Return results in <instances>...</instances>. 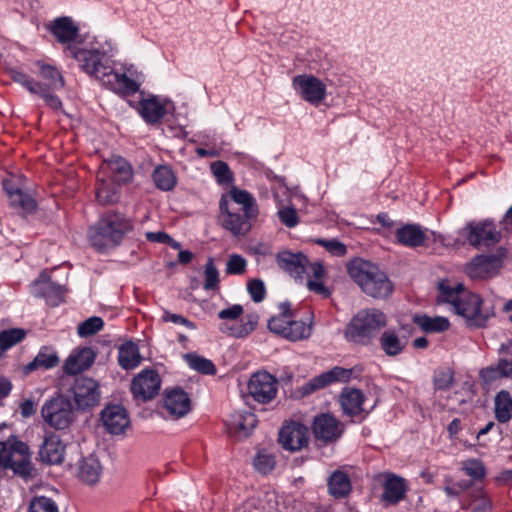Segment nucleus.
Masks as SVG:
<instances>
[{
	"label": "nucleus",
	"instance_id": "f257e3e1",
	"mask_svg": "<svg viewBox=\"0 0 512 512\" xmlns=\"http://www.w3.org/2000/svg\"><path fill=\"white\" fill-rule=\"evenodd\" d=\"M438 304H449L450 310L463 317L470 327H484L494 315L493 311L482 308L483 300L465 289L462 283L451 284L448 280L438 283Z\"/></svg>",
	"mask_w": 512,
	"mask_h": 512
},
{
	"label": "nucleus",
	"instance_id": "f03ea898",
	"mask_svg": "<svg viewBox=\"0 0 512 512\" xmlns=\"http://www.w3.org/2000/svg\"><path fill=\"white\" fill-rule=\"evenodd\" d=\"M39 68L38 75L42 81H36L24 72L16 69L10 70L12 80L31 94L39 96L44 104L53 111H62L63 104L60 98L55 94V91L61 89L65 85L62 73L55 67L43 62H36Z\"/></svg>",
	"mask_w": 512,
	"mask_h": 512
},
{
	"label": "nucleus",
	"instance_id": "7ed1b4c3",
	"mask_svg": "<svg viewBox=\"0 0 512 512\" xmlns=\"http://www.w3.org/2000/svg\"><path fill=\"white\" fill-rule=\"evenodd\" d=\"M386 324L387 316L380 309H361L346 324L343 336L352 346L368 347L375 342Z\"/></svg>",
	"mask_w": 512,
	"mask_h": 512
},
{
	"label": "nucleus",
	"instance_id": "20e7f679",
	"mask_svg": "<svg viewBox=\"0 0 512 512\" xmlns=\"http://www.w3.org/2000/svg\"><path fill=\"white\" fill-rule=\"evenodd\" d=\"M346 269L351 279L370 297L386 298L393 291L386 273L373 262L356 257L346 264Z\"/></svg>",
	"mask_w": 512,
	"mask_h": 512
},
{
	"label": "nucleus",
	"instance_id": "39448f33",
	"mask_svg": "<svg viewBox=\"0 0 512 512\" xmlns=\"http://www.w3.org/2000/svg\"><path fill=\"white\" fill-rule=\"evenodd\" d=\"M130 221L121 213H107L89 230V240L98 251L118 245L131 230Z\"/></svg>",
	"mask_w": 512,
	"mask_h": 512
},
{
	"label": "nucleus",
	"instance_id": "423d86ee",
	"mask_svg": "<svg viewBox=\"0 0 512 512\" xmlns=\"http://www.w3.org/2000/svg\"><path fill=\"white\" fill-rule=\"evenodd\" d=\"M0 467L11 469L25 481L30 480L34 475V466L28 444L17 439L0 441Z\"/></svg>",
	"mask_w": 512,
	"mask_h": 512
},
{
	"label": "nucleus",
	"instance_id": "0eeeda50",
	"mask_svg": "<svg viewBox=\"0 0 512 512\" xmlns=\"http://www.w3.org/2000/svg\"><path fill=\"white\" fill-rule=\"evenodd\" d=\"M41 416L51 428L65 430L74 420V411L67 397L57 395L44 402L41 408Z\"/></svg>",
	"mask_w": 512,
	"mask_h": 512
},
{
	"label": "nucleus",
	"instance_id": "6e6552de",
	"mask_svg": "<svg viewBox=\"0 0 512 512\" xmlns=\"http://www.w3.org/2000/svg\"><path fill=\"white\" fill-rule=\"evenodd\" d=\"M219 208L221 225L233 236L246 235L251 230V221L257 218V216H248L247 211L241 210L235 204H228L225 194L220 199Z\"/></svg>",
	"mask_w": 512,
	"mask_h": 512
},
{
	"label": "nucleus",
	"instance_id": "1a4fd4ad",
	"mask_svg": "<svg viewBox=\"0 0 512 512\" xmlns=\"http://www.w3.org/2000/svg\"><path fill=\"white\" fill-rule=\"evenodd\" d=\"M463 234L473 247H490L499 243L502 238L493 219L471 221L463 228Z\"/></svg>",
	"mask_w": 512,
	"mask_h": 512
},
{
	"label": "nucleus",
	"instance_id": "9d476101",
	"mask_svg": "<svg viewBox=\"0 0 512 512\" xmlns=\"http://www.w3.org/2000/svg\"><path fill=\"white\" fill-rule=\"evenodd\" d=\"M71 393L76 408L80 411H90L100 403L101 391L99 384L92 378L77 377L71 387Z\"/></svg>",
	"mask_w": 512,
	"mask_h": 512
},
{
	"label": "nucleus",
	"instance_id": "9b49d317",
	"mask_svg": "<svg viewBox=\"0 0 512 512\" xmlns=\"http://www.w3.org/2000/svg\"><path fill=\"white\" fill-rule=\"evenodd\" d=\"M296 94L311 105L318 106L327 96V86L312 74L297 75L292 79Z\"/></svg>",
	"mask_w": 512,
	"mask_h": 512
},
{
	"label": "nucleus",
	"instance_id": "f8f14e48",
	"mask_svg": "<svg viewBox=\"0 0 512 512\" xmlns=\"http://www.w3.org/2000/svg\"><path fill=\"white\" fill-rule=\"evenodd\" d=\"M248 394L260 404L272 402L278 393V381L272 374L263 371L251 375L248 382Z\"/></svg>",
	"mask_w": 512,
	"mask_h": 512
},
{
	"label": "nucleus",
	"instance_id": "ddd939ff",
	"mask_svg": "<svg viewBox=\"0 0 512 512\" xmlns=\"http://www.w3.org/2000/svg\"><path fill=\"white\" fill-rule=\"evenodd\" d=\"M67 50L70 57L75 59L80 69L92 77H97L99 73L105 71L106 53L96 48L86 49L68 46Z\"/></svg>",
	"mask_w": 512,
	"mask_h": 512
},
{
	"label": "nucleus",
	"instance_id": "4468645a",
	"mask_svg": "<svg viewBox=\"0 0 512 512\" xmlns=\"http://www.w3.org/2000/svg\"><path fill=\"white\" fill-rule=\"evenodd\" d=\"M161 388V378L158 372L151 368L143 369L131 382V392L136 399L148 401L155 398Z\"/></svg>",
	"mask_w": 512,
	"mask_h": 512
},
{
	"label": "nucleus",
	"instance_id": "2eb2a0df",
	"mask_svg": "<svg viewBox=\"0 0 512 512\" xmlns=\"http://www.w3.org/2000/svg\"><path fill=\"white\" fill-rule=\"evenodd\" d=\"M352 369L335 366L332 369L313 377L301 387L303 395H309L336 382H348L352 376Z\"/></svg>",
	"mask_w": 512,
	"mask_h": 512
},
{
	"label": "nucleus",
	"instance_id": "dca6fc26",
	"mask_svg": "<svg viewBox=\"0 0 512 512\" xmlns=\"http://www.w3.org/2000/svg\"><path fill=\"white\" fill-rule=\"evenodd\" d=\"M308 428L299 422L284 425L279 432V442L285 450L298 451L308 444Z\"/></svg>",
	"mask_w": 512,
	"mask_h": 512
},
{
	"label": "nucleus",
	"instance_id": "f3484780",
	"mask_svg": "<svg viewBox=\"0 0 512 512\" xmlns=\"http://www.w3.org/2000/svg\"><path fill=\"white\" fill-rule=\"evenodd\" d=\"M65 445L60 436L46 433L39 447L38 459L46 465H59L64 461Z\"/></svg>",
	"mask_w": 512,
	"mask_h": 512
},
{
	"label": "nucleus",
	"instance_id": "a211bd4d",
	"mask_svg": "<svg viewBox=\"0 0 512 512\" xmlns=\"http://www.w3.org/2000/svg\"><path fill=\"white\" fill-rule=\"evenodd\" d=\"M312 428L315 438L325 443L336 441L343 433L340 421L328 413L316 416Z\"/></svg>",
	"mask_w": 512,
	"mask_h": 512
},
{
	"label": "nucleus",
	"instance_id": "6ab92c4d",
	"mask_svg": "<svg viewBox=\"0 0 512 512\" xmlns=\"http://www.w3.org/2000/svg\"><path fill=\"white\" fill-rule=\"evenodd\" d=\"M383 493L381 500L388 505H396L401 502L408 490L407 481L392 472H385L383 475Z\"/></svg>",
	"mask_w": 512,
	"mask_h": 512
},
{
	"label": "nucleus",
	"instance_id": "aec40b11",
	"mask_svg": "<svg viewBox=\"0 0 512 512\" xmlns=\"http://www.w3.org/2000/svg\"><path fill=\"white\" fill-rule=\"evenodd\" d=\"M101 421L106 430L114 435L123 433L129 425L126 409L117 404L108 405L102 410Z\"/></svg>",
	"mask_w": 512,
	"mask_h": 512
},
{
	"label": "nucleus",
	"instance_id": "412c9836",
	"mask_svg": "<svg viewBox=\"0 0 512 512\" xmlns=\"http://www.w3.org/2000/svg\"><path fill=\"white\" fill-rule=\"evenodd\" d=\"M409 343V337L400 329L389 328L379 337V346L388 357L400 355Z\"/></svg>",
	"mask_w": 512,
	"mask_h": 512
},
{
	"label": "nucleus",
	"instance_id": "4be33fe9",
	"mask_svg": "<svg viewBox=\"0 0 512 512\" xmlns=\"http://www.w3.org/2000/svg\"><path fill=\"white\" fill-rule=\"evenodd\" d=\"M96 354L90 347L73 350L64 362L63 370L66 374L76 375L89 369L94 363Z\"/></svg>",
	"mask_w": 512,
	"mask_h": 512
},
{
	"label": "nucleus",
	"instance_id": "5701e85b",
	"mask_svg": "<svg viewBox=\"0 0 512 512\" xmlns=\"http://www.w3.org/2000/svg\"><path fill=\"white\" fill-rule=\"evenodd\" d=\"M365 396L361 390L351 387H345L339 395V403L344 415L351 418L361 416L365 412V416L369 411L363 408Z\"/></svg>",
	"mask_w": 512,
	"mask_h": 512
},
{
	"label": "nucleus",
	"instance_id": "b1692460",
	"mask_svg": "<svg viewBox=\"0 0 512 512\" xmlns=\"http://www.w3.org/2000/svg\"><path fill=\"white\" fill-rule=\"evenodd\" d=\"M99 173L121 185L130 182L133 176L130 164L120 156H113L106 161Z\"/></svg>",
	"mask_w": 512,
	"mask_h": 512
},
{
	"label": "nucleus",
	"instance_id": "393cba45",
	"mask_svg": "<svg viewBox=\"0 0 512 512\" xmlns=\"http://www.w3.org/2000/svg\"><path fill=\"white\" fill-rule=\"evenodd\" d=\"M256 425L255 414L246 411H236L227 420L228 432L238 438L248 437Z\"/></svg>",
	"mask_w": 512,
	"mask_h": 512
},
{
	"label": "nucleus",
	"instance_id": "a878e982",
	"mask_svg": "<svg viewBox=\"0 0 512 512\" xmlns=\"http://www.w3.org/2000/svg\"><path fill=\"white\" fill-rule=\"evenodd\" d=\"M278 266L295 279H302L308 258L302 253L282 251L276 255Z\"/></svg>",
	"mask_w": 512,
	"mask_h": 512
},
{
	"label": "nucleus",
	"instance_id": "bb28decb",
	"mask_svg": "<svg viewBox=\"0 0 512 512\" xmlns=\"http://www.w3.org/2000/svg\"><path fill=\"white\" fill-rule=\"evenodd\" d=\"M48 30L61 44H70L75 41L79 34V27L68 16L54 19L48 25Z\"/></svg>",
	"mask_w": 512,
	"mask_h": 512
},
{
	"label": "nucleus",
	"instance_id": "cd10ccee",
	"mask_svg": "<svg viewBox=\"0 0 512 512\" xmlns=\"http://www.w3.org/2000/svg\"><path fill=\"white\" fill-rule=\"evenodd\" d=\"M190 398L182 389H173L165 395L164 408L175 418L185 416L190 411Z\"/></svg>",
	"mask_w": 512,
	"mask_h": 512
},
{
	"label": "nucleus",
	"instance_id": "c85d7f7f",
	"mask_svg": "<svg viewBox=\"0 0 512 512\" xmlns=\"http://www.w3.org/2000/svg\"><path fill=\"white\" fill-rule=\"evenodd\" d=\"M395 237L397 243L409 248L420 247L427 239L425 230L418 224H405L399 227Z\"/></svg>",
	"mask_w": 512,
	"mask_h": 512
},
{
	"label": "nucleus",
	"instance_id": "c756f323",
	"mask_svg": "<svg viewBox=\"0 0 512 512\" xmlns=\"http://www.w3.org/2000/svg\"><path fill=\"white\" fill-rule=\"evenodd\" d=\"M121 184L111 180L105 175L98 173L96 184V199L102 205H111L118 202L120 198Z\"/></svg>",
	"mask_w": 512,
	"mask_h": 512
},
{
	"label": "nucleus",
	"instance_id": "7c9ffc66",
	"mask_svg": "<svg viewBox=\"0 0 512 512\" xmlns=\"http://www.w3.org/2000/svg\"><path fill=\"white\" fill-rule=\"evenodd\" d=\"M139 111L142 118L149 124L160 122L167 112L165 103L156 96L141 100Z\"/></svg>",
	"mask_w": 512,
	"mask_h": 512
},
{
	"label": "nucleus",
	"instance_id": "2f4dec72",
	"mask_svg": "<svg viewBox=\"0 0 512 512\" xmlns=\"http://www.w3.org/2000/svg\"><path fill=\"white\" fill-rule=\"evenodd\" d=\"M328 492L334 498H344L352 490L351 479L342 469H337L331 473L327 479Z\"/></svg>",
	"mask_w": 512,
	"mask_h": 512
},
{
	"label": "nucleus",
	"instance_id": "473e14b6",
	"mask_svg": "<svg viewBox=\"0 0 512 512\" xmlns=\"http://www.w3.org/2000/svg\"><path fill=\"white\" fill-rule=\"evenodd\" d=\"M501 267V259L497 255H478L469 266L471 277H480L498 270Z\"/></svg>",
	"mask_w": 512,
	"mask_h": 512
},
{
	"label": "nucleus",
	"instance_id": "72a5a7b5",
	"mask_svg": "<svg viewBox=\"0 0 512 512\" xmlns=\"http://www.w3.org/2000/svg\"><path fill=\"white\" fill-rule=\"evenodd\" d=\"M228 204H235L241 210L247 211L248 216H258V206L254 197L246 190L233 186L226 195Z\"/></svg>",
	"mask_w": 512,
	"mask_h": 512
},
{
	"label": "nucleus",
	"instance_id": "f704fd0d",
	"mask_svg": "<svg viewBox=\"0 0 512 512\" xmlns=\"http://www.w3.org/2000/svg\"><path fill=\"white\" fill-rule=\"evenodd\" d=\"M102 474V466L94 455L83 457L78 467V477L83 482L93 485L97 483Z\"/></svg>",
	"mask_w": 512,
	"mask_h": 512
},
{
	"label": "nucleus",
	"instance_id": "c9c22d12",
	"mask_svg": "<svg viewBox=\"0 0 512 512\" xmlns=\"http://www.w3.org/2000/svg\"><path fill=\"white\" fill-rule=\"evenodd\" d=\"M3 188L12 205L19 206L28 213L36 209L37 204L35 200L20 188L15 187L10 180H3Z\"/></svg>",
	"mask_w": 512,
	"mask_h": 512
},
{
	"label": "nucleus",
	"instance_id": "e433bc0d",
	"mask_svg": "<svg viewBox=\"0 0 512 512\" xmlns=\"http://www.w3.org/2000/svg\"><path fill=\"white\" fill-rule=\"evenodd\" d=\"M139 347L132 341L121 344L118 348V364L125 370L136 368L141 363Z\"/></svg>",
	"mask_w": 512,
	"mask_h": 512
},
{
	"label": "nucleus",
	"instance_id": "4c0bfd02",
	"mask_svg": "<svg viewBox=\"0 0 512 512\" xmlns=\"http://www.w3.org/2000/svg\"><path fill=\"white\" fill-rule=\"evenodd\" d=\"M413 323L425 333H440L449 329L450 323L446 317H430L426 314L413 316Z\"/></svg>",
	"mask_w": 512,
	"mask_h": 512
},
{
	"label": "nucleus",
	"instance_id": "58836bf2",
	"mask_svg": "<svg viewBox=\"0 0 512 512\" xmlns=\"http://www.w3.org/2000/svg\"><path fill=\"white\" fill-rule=\"evenodd\" d=\"M59 363V357L57 353L50 347L43 346L35 356L33 361L28 363L24 370L29 373L38 368L52 369Z\"/></svg>",
	"mask_w": 512,
	"mask_h": 512
},
{
	"label": "nucleus",
	"instance_id": "ea45409f",
	"mask_svg": "<svg viewBox=\"0 0 512 512\" xmlns=\"http://www.w3.org/2000/svg\"><path fill=\"white\" fill-rule=\"evenodd\" d=\"M152 179L155 186L162 191H171L177 184V176L168 165L156 166L152 173Z\"/></svg>",
	"mask_w": 512,
	"mask_h": 512
},
{
	"label": "nucleus",
	"instance_id": "a19ab883",
	"mask_svg": "<svg viewBox=\"0 0 512 512\" xmlns=\"http://www.w3.org/2000/svg\"><path fill=\"white\" fill-rule=\"evenodd\" d=\"M495 418L500 423H507L512 417V396L507 390L499 391L494 399Z\"/></svg>",
	"mask_w": 512,
	"mask_h": 512
},
{
	"label": "nucleus",
	"instance_id": "79ce46f5",
	"mask_svg": "<svg viewBox=\"0 0 512 512\" xmlns=\"http://www.w3.org/2000/svg\"><path fill=\"white\" fill-rule=\"evenodd\" d=\"M33 284L35 287L39 288L37 295L46 299L55 298L56 300H60L65 293L64 286L50 281L45 274H41Z\"/></svg>",
	"mask_w": 512,
	"mask_h": 512
},
{
	"label": "nucleus",
	"instance_id": "37998d69",
	"mask_svg": "<svg viewBox=\"0 0 512 512\" xmlns=\"http://www.w3.org/2000/svg\"><path fill=\"white\" fill-rule=\"evenodd\" d=\"M312 334V324L301 320L289 319L284 338L289 341L307 339Z\"/></svg>",
	"mask_w": 512,
	"mask_h": 512
},
{
	"label": "nucleus",
	"instance_id": "c03bdc74",
	"mask_svg": "<svg viewBox=\"0 0 512 512\" xmlns=\"http://www.w3.org/2000/svg\"><path fill=\"white\" fill-rule=\"evenodd\" d=\"M26 331L22 328H10L0 332V357L11 347L23 341Z\"/></svg>",
	"mask_w": 512,
	"mask_h": 512
},
{
	"label": "nucleus",
	"instance_id": "a18cd8bd",
	"mask_svg": "<svg viewBox=\"0 0 512 512\" xmlns=\"http://www.w3.org/2000/svg\"><path fill=\"white\" fill-rule=\"evenodd\" d=\"M184 359L190 368L199 373L204 375L216 374L217 370L214 363L207 358L199 356L196 353H187L184 355Z\"/></svg>",
	"mask_w": 512,
	"mask_h": 512
},
{
	"label": "nucleus",
	"instance_id": "49530a36",
	"mask_svg": "<svg viewBox=\"0 0 512 512\" xmlns=\"http://www.w3.org/2000/svg\"><path fill=\"white\" fill-rule=\"evenodd\" d=\"M461 468L465 475L472 478L474 481H480L486 476V467L484 463L475 458H470L462 461Z\"/></svg>",
	"mask_w": 512,
	"mask_h": 512
},
{
	"label": "nucleus",
	"instance_id": "de8ad7c7",
	"mask_svg": "<svg viewBox=\"0 0 512 512\" xmlns=\"http://www.w3.org/2000/svg\"><path fill=\"white\" fill-rule=\"evenodd\" d=\"M204 277L205 281L203 284V289L207 291H215L219 289V271L214 264V260L212 257H209L204 269Z\"/></svg>",
	"mask_w": 512,
	"mask_h": 512
},
{
	"label": "nucleus",
	"instance_id": "09e8293b",
	"mask_svg": "<svg viewBox=\"0 0 512 512\" xmlns=\"http://www.w3.org/2000/svg\"><path fill=\"white\" fill-rule=\"evenodd\" d=\"M275 464L274 455L266 451H259L253 459L254 468L264 475L270 473L274 469Z\"/></svg>",
	"mask_w": 512,
	"mask_h": 512
},
{
	"label": "nucleus",
	"instance_id": "8fccbe9b",
	"mask_svg": "<svg viewBox=\"0 0 512 512\" xmlns=\"http://www.w3.org/2000/svg\"><path fill=\"white\" fill-rule=\"evenodd\" d=\"M454 383V371L450 368L438 369L434 373L433 384L436 390H448Z\"/></svg>",
	"mask_w": 512,
	"mask_h": 512
},
{
	"label": "nucleus",
	"instance_id": "3c124183",
	"mask_svg": "<svg viewBox=\"0 0 512 512\" xmlns=\"http://www.w3.org/2000/svg\"><path fill=\"white\" fill-rule=\"evenodd\" d=\"M103 326V319L101 317L93 316L81 322L78 325L77 332L80 337H89L102 330Z\"/></svg>",
	"mask_w": 512,
	"mask_h": 512
},
{
	"label": "nucleus",
	"instance_id": "603ef678",
	"mask_svg": "<svg viewBox=\"0 0 512 512\" xmlns=\"http://www.w3.org/2000/svg\"><path fill=\"white\" fill-rule=\"evenodd\" d=\"M498 361L505 378L512 379V341L501 345Z\"/></svg>",
	"mask_w": 512,
	"mask_h": 512
},
{
	"label": "nucleus",
	"instance_id": "864d4df0",
	"mask_svg": "<svg viewBox=\"0 0 512 512\" xmlns=\"http://www.w3.org/2000/svg\"><path fill=\"white\" fill-rule=\"evenodd\" d=\"M28 512H59V509L51 498L36 496L30 501Z\"/></svg>",
	"mask_w": 512,
	"mask_h": 512
},
{
	"label": "nucleus",
	"instance_id": "5fc2aeb1",
	"mask_svg": "<svg viewBox=\"0 0 512 512\" xmlns=\"http://www.w3.org/2000/svg\"><path fill=\"white\" fill-rule=\"evenodd\" d=\"M211 170L217 182L221 185L231 184L233 175L227 163L223 161H216L211 164Z\"/></svg>",
	"mask_w": 512,
	"mask_h": 512
},
{
	"label": "nucleus",
	"instance_id": "6e6d98bb",
	"mask_svg": "<svg viewBox=\"0 0 512 512\" xmlns=\"http://www.w3.org/2000/svg\"><path fill=\"white\" fill-rule=\"evenodd\" d=\"M247 261L239 254H231L226 263L225 272L228 275H242L246 272Z\"/></svg>",
	"mask_w": 512,
	"mask_h": 512
},
{
	"label": "nucleus",
	"instance_id": "4d7b16f0",
	"mask_svg": "<svg viewBox=\"0 0 512 512\" xmlns=\"http://www.w3.org/2000/svg\"><path fill=\"white\" fill-rule=\"evenodd\" d=\"M122 73L114 71L110 66H105V71L99 73L97 80L101 81L102 84L114 92L116 86L119 84V79Z\"/></svg>",
	"mask_w": 512,
	"mask_h": 512
},
{
	"label": "nucleus",
	"instance_id": "13d9d810",
	"mask_svg": "<svg viewBox=\"0 0 512 512\" xmlns=\"http://www.w3.org/2000/svg\"><path fill=\"white\" fill-rule=\"evenodd\" d=\"M140 85L132 78L122 73L119 79V84L116 86L114 92L121 95H131L136 93Z\"/></svg>",
	"mask_w": 512,
	"mask_h": 512
},
{
	"label": "nucleus",
	"instance_id": "bf43d9fd",
	"mask_svg": "<svg viewBox=\"0 0 512 512\" xmlns=\"http://www.w3.org/2000/svg\"><path fill=\"white\" fill-rule=\"evenodd\" d=\"M247 291L250 294L251 299L260 303L265 299L266 287L261 279H252L247 283Z\"/></svg>",
	"mask_w": 512,
	"mask_h": 512
},
{
	"label": "nucleus",
	"instance_id": "052dcab7",
	"mask_svg": "<svg viewBox=\"0 0 512 512\" xmlns=\"http://www.w3.org/2000/svg\"><path fill=\"white\" fill-rule=\"evenodd\" d=\"M316 243L324 247L333 256L342 257L347 253L346 246L337 239H317Z\"/></svg>",
	"mask_w": 512,
	"mask_h": 512
},
{
	"label": "nucleus",
	"instance_id": "680f3d73",
	"mask_svg": "<svg viewBox=\"0 0 512 512\" xmlns=\"http://www.w3.org/2000/svg\"><path fill=\"white\" fill-rule=\"evenodd\" d=\"M291 315L280 314L277 316L271 317L268 321V328L271 332L281 336L284 338L286 327L288 326V322Z\"/></svg>",
	"mask_w": 512,
	"mask_h": 512
},
{
	"label": "nucleus",
	"instance_id": "e2e57ef3",
	"mask_svg": "<svg viewBox=\"0 0 512 512\" xmlns=\"http://www.w3.org/2000/svg\"><path fill=\"white\" fill-rule=\"evenodd\" d=\"M479 375L485 384H491L500 378H505L504 374L502 373V368L499 361L496 365H490L481 369Z\"/></svg>",
	"mask_w": 512,
	"mask_h": 512
},
{
	"label": "nucleus",
	"instance_id": "0e129e2a",
	"mask_svg": "<svg viewBox=\"0 0 512 512\" xmlns=\"http://www.w3.org/2000/svg\"><path fill=\"white\" fill-rule=\"evenodd\" d=\"M278 216L280 221L289 228H293L298 224V216L294 208H282L278 211Z\"/></svg>",
	"mask_w": 512,
	"mask_h": 512
},
{
	"label": "nucleus",
	"instance_id": "69168bd1",
	"mask_svg": "<svg viewBox=\"0 0 512 512\" xmlns=\"http://www.w3.org/2000/svg\"><path fill=\"white\" fill-rule=\"evenodd\" d=\"M162 320L164 322H172L177 325H183L188 329H196V325L193 322L179 314H174L166 311L162 316Z\"/></svg>",
	"mask_w": 512,
	"mask_h": 512
},
{
	"label": "nucleus",
	"instance_id": "338daca9",
	"mask_svg": "<svg viewBox=\"0 0 512 512\" xmlns=\"http://www.w3.org/2000/svg\"><path fill=\"white\" fill-rule=\"evenodd\" d=\"M243 314V307L239 304H234L218 313V317L223 320H235Z\"/></svg>",
	"mask_w": 512,
	"mask_h": 512
},
{
	"label": "nucleus",
	"instance_id": "774afa93",
	"mask_svg": "<svg viewBox=\"0 0 512 512\" xmlns=\"http://www.w3.org/2000/svg\"><path fill=\"white\" fill-rule=\"evenodd\" d=\"M258 324V316L251 314L246 317V322L240 327V330L235 333L237 337H243L251 333Z\"/></svg>",
	"mask_w": 512,
	"mask_h": 512
}]
</instances>
